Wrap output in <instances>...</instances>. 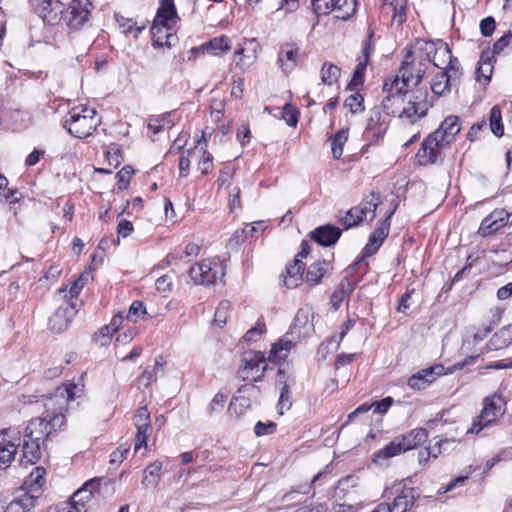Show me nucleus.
<instances>
[{
  "label": "nucleus",
  "mask_w": 512,
  "mask_h": 512,
  "mask_svg": "<svg viewBox=\"0 0 512 512\" xmlns=\"http://www.w3.org/2000/svg\"><path fill=\"white\" fill-rule=\"evenodd\" d=\"M394 212L395 209L389 211L386 215L385 220L371 234L369 241L363 250L364 257L372 256L381 247L383 241L388 236L390 230V219L393 216Z\"/></svg>",
  "instance_id": "19"
},
{
  "label": "nucleus",
  "mask_w": 512,
  "mask_h": 512,
  "mask_svg": "<svg viewBox=\"0 0 512 512\" xmlns=\"http://www.w3.org/2000/svg\"><path fill=\"white\" fill-rule=\"evenodd\" d=\"M230 309L231 303L229 301L224 300L219 303L214 315V322L216 325L222 327L226 324Z\"/></svg>",
  "instance_id": "48"
},
{
  "label": "nucleus",
  "mask_w": 512,
  "mask_h": 512,
  "mask_svg": "<svg viewBox=\"0 0 512 512\" xmlns=\"http://www.w3.org/2000/svg\"><path fill=\"white\" fill-rule=\"evenodd\" d=\"M198 161V170L206 175L213 170V156L207 151V143L206 140H202L200 146L198 147V151L196 153V157H199Z\"/></svg>",
  "instance_id": "39"
},
{
  "label": "nucleus",
  "mask_w": 512,
  "mask_h": 512,
  "mask_svg": "<svg viewBox=\"0 0 512 512\" xmlns=\"http://www.w3.org/2000/svg\"><path fill=\"white\" fill-rule=\"evenodd\" d=\"M134 423L136 428L140 429H151L150 423V412L146 406L140 407L137 414L134 417Z\"/></svg>",
  "instance_id": "50"
},
{
  "label": "nucleus",
  "mask_w": 512,
  "mask_h": 512,
  "mask_svg": "<svg viewBox=\"0 0 512 512\" xmlns=\"http://www.w3.org/2000/svg\"><path fill=\"white\" fill-rule=\"evenodd\" d=\"M508 47H512V31H508L495 42L493 53L500 54Z\"/></svg>",
  "instance_id": "54"
},
{
  "label": "nucleus",
  "mask_w": 512,
  "mask_h": 512,
  "mask_svg": "<svg viewBox=\"0 0 512 512\" xmlns=\"http://www.w3.org/2000/svg\"><path fill=\"white\" fill-rule=\"evenodd\" d=\"M341 236V230L335 226L325 225L318 227L312 233V238L320 245L330 246L337 242Z\"/></svg>",
  "instance_id": "26"
},
{
  "label": "nucleus",
  "mask_w": 512,
  "mask_h": 512,
  "mask_svg": "<svg viewBox=\"0 0 512 512\" xmlns=\"http://www.w3.org/2000/svg\"><path fill=\"white\" fill-rule=\"evenodd\" d=\"M303 273L304 264L299 258H296L286 267L284 285L289 289L296 288L303 280Z\"/></svg>",
  "instance_id": "27"
},
{
  "label": "nucleus",
  "mask_w": 512,
  "mask_h": 512,
  "mask_svg": "<svg viewBox=\"0 0 512 512\" xmlns=\"http://www.w3.org/2000/svg\"><path fill=\"white\" fill-rule=\"evenodd\" d=\"M36 498L25 491H20L8 504L5 512H28L35 505Z\"/></svg>",
  "instance_id": "30"
},
{
  "label": "nucleus",
  "mask_w": 512,
  "mask_h": 512,
  "mask_svg": "<svg viewBox=\"0 0 512 512\" xmlns=\"http://www.w3.org/2000/svg\"><path fill=\"white\" fill-rule=\"evenodd\" d=\"M317 14L336 13V18L346 20L356 11V0H311Z\"/></svg>",
  "instance_id": "12"
},
{
  "label": "nucleus",
  "mask_w": 512,
  "mask_h": 512,
  "mask_svg": "<svg viewBox=\"0 0 512 512\" xmlns=\"http://www.w3.org/2000/svg\"><path fill=\"white\" fill-rule=\"evenodd\" d=\"M502 312V309L499 307L490 310V324L484 327L483 329H478L472 332V337L475 342H480L484 338H486L487 335L494 329V327H496L500 323V320L502 318Z\"/></svg>",
  "instance_id": "38"
},
{
  "label": "nucleus",
  "mask_w": 512,
  "mask_h": 512,
  "mask_svg": "<svg viewBox=\"0 0 512 512\" xmlns=\"http://www.w3.org/2000/svg\"><path fill=\"white\" fill-rule=\"evenodd\" d=\"M344 106L352 114L361 113L364 111V98L358 93L351 94L345 99Z\"/></svg>",
  "instance_id": "47"
},
{
  "label": "nucleus",
  "mask_w": 512,
  "mask_h": 512,
  "mask_svg": "<svg viewBox=\"0 0 512 512\" xmlns=\"http://www.w3.org/2000/svg\"><path fill=\"white\" fill-rule=\"evenodd\" d=\"M382 107L387 114L397 116L413 124L425 117L432 107L425 89H401L394 88L391 91H383Z\"/></svg>",
  "instance_id": "2"
},
{
  "label": "nucleus",
  "mask_w": 512,
  "mask_h": 512,
  "mask_svg": "<svg viewBox=\"0 0 512 512\" xmlns=\"http://www.w3.org/2000/svg\"><path fill=\"white\" fill-rule=\"evenodd\" d=\"M95 487H96L95 480H90V481L86 482L82 488H80L73 494V496L71 497L69 502H71L77 506L85 507V502L91 499L93 489Z\"/></svg>",
  "instance_id": "41"
},
{
  "label": "nucleus",
  "mask_w": 512,
  "mask_h": 512,
  "mask_svg": "<svg viewBox=\"0 0 512 512\" xmlns=\"http://www.w3.org/2000/svg\"><path fill=\"white\" fill-rule=\"evenodd\" d=\"M177 21L178 16L173 0H162L151 27L155 47H172L176 44L178 40L175 30Z\"/></svg>",
  "instance_id": "4"
},
{
  "label": "nucleus",
  "mask_w": 512,
  "mask_h": 512,
  "mask_svg": "<svg viewBox=\"0 0 512 512\" xmlns=\"http://www.w3.org/2000/svg\"><path fill=\"white\" fill-rule=\"evenodd\" d=\"M92 11L90 0H72L65 12L63 20L72 29H79L88 21Z\"/></svg>",
  "instance_id": "13"
},
{
  "label": "nucleus",
  "mask_w": 512,
  "mask_h": 512,
  "mask_svg": "<svg viewBox=\"0 0 512 512\" xmlns=\"http://www.w3.org/2000/svg\"><path fill=\"white\" fill-rule=\"evenodd\" d=\"M355 325V320L354 319H347V321H345L341 327H340V332L338 334V336H332L331 339H330V342H335L336 343V346L338 347L340 342L342 341V339L346 336V334L352 329V327Z\"/></svg>",
  "instance_id": "57"
},
{
  "label": "nucleus",
  "mask_w": 512,
  "mask_h": 512,
  "mask_svg": "<svg viewBox=\"0 0 512 512\" xmlns=\"http://www.w3.org/2000/svg\"><path fill=\"white\" fill-rule=\"evenodd\" d=\"M84 376L74 377L57 387L45 402L44 417H36L29 421L24 431L25 439L44 442L53 432L65 424L64 411L68 404L84 395Z\"/></svg>",
  "instance_id": "1"
},
{
  "label": "nucleus",
  "mask_w": 512,
  "mask_h": 512,
  "mask_svg": "<svg viewBox=\"0 0 512 512\" xmlns=\"http://www.w3.org/2000/svg\"><path fill=\"white\" fill-rule=\"evenodd\" d=\"M90 277L89 273H83L76 279L69 290L66 288L59 289L58 294L63 295L64 301L74 302V300L78 297L80 291L84 287L85 283L88 281Z\"/></svg>",
  "instance_id": "37"
},
{
  "label": "nucleus",
  "mask_w": 512,
  "mask_h": 512,
  "mask_svg": "<svg viewBox=\"0 0 512 512\" xmlns=\"http://www.w3.org/2000/svg\"><path fill=\"white\" fill-rule=\"evenodd\" d=\"M267 370V360L260 351H250L241 359L237 375L243 381L258 382Z\"/></svg>",
  "instance_id": "8"
},
{
  "label": "nucleus",
  "mask_w": 512,
  "mask_h": 512,
  "mask_svg": "<svg viewBox=\"0 0 512 512\" xmlns=\"http://www.w3.org/2000/svg\"><path fill=\"white\" fill-rule=\"evenodd\" d=\"M133 173L131 166H125L117 173L119 189L127 188Z\"/></svg>",
  "instance_id": "56"
},
{
  "label": "nucleus",
  "mask_w": 512,
  "mask_h": 512,
  "mask_svg": "<svg viewBox=\"0 0 512 512\" xmlns=\"http://www.w3.org/2000/svg\"><path fill=\"white\" fill-rule=\"evenodd\" d=\"M76 313L77 308L75 302L63 301L49 319V327L51 331L55 333H62L66 331Z\"/></svg>",
  "instance_id": "17"
},
{
  "label": "nucleus",
  "mask_w": 512,
  "mask_h": 512,
  "mask_svg": "<svg viewBox=\"0 0 512 512\" xmlns=\"http://www.w3.org/2000/svg\"><path fill=\"white\" fill-rule=\"evenodd\" d=\"M300 47L295 41H286L279 46L277 65L285 75L292 73L297 65Z\"/></svg>",
  "instance_id": "15"
},
{
  "label": "nucleus",
  "mask_w": 512,
  "mask_h": 512,
  "mask_svg": "<svg viewBox=\"0 0 512 512\" xmlns=\"http://www.w3.org/2000/svg\"><path fill=\"white\" fill-rule=\"evenodd\" d=\"M401 453H403L401 444L399 443L398 439L395 438L384 448L374 453L373 462L377 465H384L389 458L397 456Z\"/></svg>",
  "instance_id": "33"
},
{
  "label": "nucleus",
  "mask_w": 512,
  "mask_h": 512,
  "mask_svg": "<svg viewBox=\"0 0 512 512\" xmlns=\"http://www.w3.org/2000/svg\"><path fill=\"white\" fill-rule=\"evenodd\" d=\"M205 132H202L201 137L196 140L195 146L193 149H187L181 153L179 159V175L180 177H187L189 174L190 164L192 158L196 157V153L198 151V147L202 140H204Z\"/></svg>",
  "instance_id": "35"
},
{
  "label": "nucleus",
  "mask_w": 512,
  "mask_h": 512,
  "mask_svg": "<svg viewBox=\"0 0 512 512\" xmlns=\"http://www.w3.org/2000/svg\"><path fill=\"white\" fill-rule=\"evenodd\" d=\"M462 76L460 67L451 66L450 69L438 72L431 81V90L436 96H445L451 88L459 83Z\"/></svg>",
  "instance_id": "14"
},
{
  "label": "nucleus",
  "mask_w": 512,
  "mask_h": 512,
  "mask_svg": "<svg viewBox=\"0 0 512 512\" xmlns=\"http://www.w3.org/2000/svg\"><path fill=\"white\" fill-rule=\"evenodd\" d=\"M21 444L18 429L9 427L0 431V469L8 468Z\"/></svg>",
  "instance_id": "10"
},
{
  "label": "nucleus",
  "mask_w": 512,
  "mask_h": 512,
  "mask_svg": "<svg viewBox=\"0 0 512 512\" xmlns=\"http://www.w3.org/2000/svg\"><path fill=\"white\" fill-rule=\"evenodd\" d=\"M231 48V40L222 35L220 37H215L211 39L206 44L202 45L199 49L203 52L210 53L212 55L218 56L226 53Z\"/></svg>",
  "instance_id": "32"
},
{
  "label": "nucleus",
  "mask_w": 512,
  "mask_h": 512,
  "mask_svg": "<svg viewBox=\"0 0 512 512\" xmlns=\"http://www.w3.org/2000/svg\"><path fill=\"white\" fill-rule=\"evenodd\" d=\"M329 266V262L325 260L317 261L310 265L306 274V282L311 286L318 284L327 273Z\"/></svg>",
  "instance_id": "36"
},
{
  "label": "nucleus",
  "mask_w": 512,
  "mask_h": 512,
  "mask_svg": "<svg viewBox=\"0 0 512 512\" xmlns=\"http://www.w3.org/2000/svg\"><path fill=\"white\" fill-rule=\"evenodd\" d=\"M493 72V65L491 59L487 55H482L476 70L477 81L486 84L490 81Z\"/></svg>",
  "instance_id": "45"
},
{
  "label": "nucleus",
  "mask_w": 512,
  "mask_h": 512,
  "mask_svg": "<svg viewBox=\"0 0 512 512\" xmlns=\"http://www.w3.org/2000/svg\"><path fill=\"white\" fill-rule=\"evenodd\" d=\"M320 75L321 81L324 84L332 86L338 82L341 75V69L332 63L326 62L321 68Z\"/></svg>",
  "instance_id": "44"
},
{
  "label": "nucleus",
  "mask_w": 512,
  "mask_h": 512,
  "mask_svg": "<svg viewBox=\"0 0 512 512\" xmlns=\"http://www.w3.org/2000/svg\"><path fill=\"white\" fill-rule=\"evenodd\" d=\"M460 130L459 118L449 115L442 121L439 128L431 134L447 147L454 141Z\"/></svg>",
  "instance_id": "22"
},
{
  "label": "nucleus",
  "mask_w": 512,
  "mask_h": 512,
  "mask_svg": "<svg viewBox=\"0 0 512 512\" xmlns=\"http://www.w3.org/2000/svg\"><path fill=\"white\" fill-rule=\"evenodd\" d=\"M162 470V462L155 461L148 465L144 470V476L142 479V485L144 487H155L157 486Z\"/></svg>",
  "instance_id": "40"
},
{
  "label": "nucleus",
  "mask_w": 512,
  "mask_h": 512,
  "mask_svg": "<svg viewBox=\"0 0 512 512\" xmlns=\"http://www.w3.org/2000/svg\"><path fill=\"white\" fill-rule=\"evenodd\" d=\"M506 411V401L499 393H494L483 399V407L480 414L474 418L467 433L478 434L484 429L495 424Z\"/></svg>",
  "instance_id": "6"
},
{
  "label": "nucleus",
  "mask_w": 512,
  "mask_h": 512,
  "mask_svg": "<svg viewBox=\"0 0 512 512\" xmlns=\"http://www.w3.org/2000/svg\"><path fill=\"white\" fill-rule=\"evenodd\" d=\"M43 443L42 441L24 438L21 462L24 464L36 463L41 457V447Z\"/></svg>",
  "instance_id": "29"
},
{
  "label": "nucleus",
  "mask_w": 512,
  "mask_h": 512,
  "mask_svg": "<svg viewBox=\"0 0 512 512\" xmlns=\"http://www.w3.org/2000/svg\"><path fill=\"white\" fill-rule=\"evenodd\" d=\"M54 512H86V508L67 501L57 505Z\"/></svg>",
  "instance_id": "61"
},
{
  "label": "nucleus",
  "mask_w": 512,
  "mask_h": 512,
  "mask_svg": "<svg viewBox=\"0 0 512 512\" xmlns=\"http://www.w3.org/2000/svg\"><path fill=\"white\" fill-rule=\"evenodd\" d=\"M480 30L483 36H490L495 30V21L492 17H487L480 22Z\"/></svg>",
  "instance_id": "63"
},
{
  "label": "nucleus",
  "mask_w": 512,
  "mask_h": 512,
  "mask_svg": "<svg viewBox=\"0 0 512 512\" xmlns=\"http://www.w3.org/2000/svg\"><path fill=\"white\" fill-rule=\"evenodd\" d=\"M293 346L294 343L291 340L281 339L272 346L269 358L274 362L285 360Z\"/></svg>",
  "instance_id": "42"
},
{
  "label": "nucleus",
  "mask_w": 512,
  "mask_h": 512,
  "mask_svg": "<svg viewBox=\"0 0 512 512\" xmlns=\"http://www.w3.org/2000/svg\"><path fill=\"white\" fill-rule=\"evenodd\" d=\"M115 20H116L118 29L126 37H132V38L136 39L138 37V35L144 29L143 25L139 26L133 19L126 18L119 14H115Z\"/></svg>",
  "instance_id": "34"
},
{
  "label": "nucleus",
  "mask_w": 512,
  "mask_h": 512,
  "mask_svg": "<svg viewBox=\"0 0 512 512\" xmlns=\"http://www.w3.org/2000/svg\"><path fill=\"white\" fill-rule=\"evenodd\" d=\"M132 231H133V224L130 221H128L126 219H122L119 221L118 226H117L118 236L125 238V237L129 236Z\"/></svg>",
  "instance_id": "64"
},
{
  "label": "nucleus",
  "mask_w": 512,
  "mask_h": 512,
  "mask_svg": "<svg viewBox=\"0 0 512 512\" xmlns=\"http://www.w3.org/2000/svg\"><path fill=\"white\" fill-rule=\"evenodd\" d=\"M424 56L429 58V63L432 62L434 66L441 70L450 69L451 66L459 67V62L453 58L448 45L444 42H428L424 44Z\"/></svg>",
  "instance_id": "11"
},
{
  "label": "nucleus",
  "mask_w": 512,
  "mask_h": 512,
  "mask_svg": "<svg viewBox=\"0 0 512 512\" xmlns=\"http://www.w3.org/2000/svg\"><path fill=\"white\" fill-rule=\"evenodd\" d=\"M444 370L445 368L442 365H434L422 369L408 379L407 385L414 390L425 389L434 382L437 377L443 375L445 373Z\"/></svg>",
  "instance_id": "21"
},
{
  "label": "nucleus",
  "mask_w": 512,
  "mask_h": 512,
  "mask_svg": "<svg viewBox=\"0 0 512 512\" xmlns=\"http://www.w3.org/2000/svg\"><path fill=\"white\" fill-rule=\"evenodd\" d=\"M280 407V413L283 414L282 409L286 408L289 409L291 406V402L289 400V384H284V386L280 387V396H279V403Z\"/></svg>",
  "instance_id": "59"
},
{
  "label": "nucleus",
  "mask_w": 512,
  "mask_h": 512,
  "mask_svg": "<svg viewBox=\"0 0 512 512\" xmlns=\"http://www.w3.org/2000/svg\"><path fill=\"white\" fill-rule=\"evenodd\" d=\"M276 430V424L272 421L262 422L258 421L254 426V433L256 436L261 437L270 435Z\"/></svg>",
  "instance_id": "53"
},
{
  "label": "nucleus",
  "mask_w": 512,
  "mask_h": 512,
  "mask_svg": "<svg viewBox=\"0 0 512 512\" xmlns=\"http://www.w3.org/2000/svg\"><path fill=\"white\" fill-rule=\"evenodd\" d=\"M224 275V266L218 258L204 259L189 269V276L197 285L216 284Z\"/></svg>",
  "instance_id": "7"
},
{
  "label": "nucleus",
  "mask_w": 512,
  "mask_h": 512,
  "mask_svg": "<svg viewBox=\"0 0 512 512\" xmlns=\"http://www.w3.org/2000/svg\"><path fill=\"white\" fill-rule=\"evenodd\" d=\"M121 158L120 149L116 145L110 146L107 151V160L109 165L117 167L121 163Z\"/></svg>",
  "instance_id": "60"
},
{
  "label": "nucleus",
  "mask_w": 512,
  "mask_h": 512,
  "mask_svg": "<svg viewBox=\"0 0 512 512\" xmlns=\"http://www.w3.org/2000/svg\"><path fill=\"white\" fill-rule=\"evenodd\" d=\"M246 44L252 45L253 47L246 50L244 47H239L234 51V57L237 58L236 66L241 70L245 71L249 69L258 58L259 45L255 38H251L245 41Z\"/></svg>",
  "instance_id": "23"
},
{
  "label": "nucleus",
  "mask_w": 512,
  "mask_h": 512,
  "mask_svg": "<svg viewBox=\"0 0 512 512\" xmlns=\"http://www.w3.org/2000/svg\"><path fill=\"white\" fill-rule=\"evenodd\" d=\"M380 204V196L372 193L364 199L358 206L351 208L342 218L346 228L358 225L363 220L372 221L376 216V209Z\"/></svg>",
  "instance_id": "9"
},
{
  "label": "nucleus",
  "mask_w": 512,
  "mask_h": 512,
  "mask_svg": "<svg viewBox=\"0 0 512 512\" xmlns=\"http://www.w3.org/2000/svg\"><path fill=\"white\" fill-rule=\"evenodd\" d=\"M170 126V120L166 115L154 116L149 119L148 128L154 134H158L163 131L166 127Z\"/></svg>",
  "instance_id": "49"
},
{
  "label": "nucleus",
  "mask_w": 512,
  "mask_h": 512,
  "mask_svg": "<svg viewBox=\"0 0 512 512\" xmlns=\"http://www.w3.org/2000/svg\"><path fill=\"white\" fill-rule=\"evenodd\" d=\"M501 120V110L498 106H494L490 111V127L493 134L497 137H501L504 133Z\"/></svg>",
  "instance_id": "46"
},
{
  "label": "nucleus",
  "mask_w": 512,
  "mask_h": 512,
  "mask_svg": "<svg viewBox=\"0 0 512 512\" xmlns=\"http://www.w3.org/2000/svg\"><path fill=\"white\" fill-rule=\"evenodd\" d=\"M146 314V308L144 304L141 301H134L129 308L127 317L129 319H132L134 322L137 321V319Z\"/></svg>",
  "instance_id": "55"
},
{
  "label": "nucleus",
  "mask_w": 512,
  "mask_h": 512,
  "mask_svg": "<svg viewBox=\"0 0 512 512\" xmlns=\"http://www.w3.org/2000/svg\"><path fill=\"white\" fill-rule=\"evenodd\" d=\"M228 398V392L220 390L218 391L209 406V409L211 412H218L221 411L224 408V405L226 403V400Z\"/></svg>",
  "instance_id": "51"
},
{
  "label": "nucleus",
  "mask_w": 512,
  "mask_h": 512,
  "mask_svg": "<svg viewBox=\"0 0 512 512\" xmlns=\"http://www.w3.org/2000/svg\"><path fill=\"white\" fill-rule=\"evenodd\" d=\"M392 402H393V399L391 397L383 398L380 401H376V402L372 403V409L376 413H380V414L385 413L391 406Z\"/></svg>",
  "instance_id": "62"
},
{
  "label": "nucleus",
  "mask_w": 512,
  "mask_h": 512,
  "mask_svg": "<svg viewBox=\"0 0 512 512\" xmlns=\"http://www.w3.org/2000/svg\"><path fill=\"white\" fill-rule=\"evenodd\" d=\"M388 115H384L379 108L371 109L367 119L366 134L373 142L380 140L389 128Z\"/></svg>",
  "instance_id": "18"
},
{
  "label": "nucleus",
  "mask_w": 512,
  "mask_h": 512,
  "mask_svg": "<svg viewBox=\"0 0 512 512\" xmlns=\"http://www.w3.org/2000/svg\"><path fill=\"white\" fill-rule=\"evenodd\" d=\"M428 65L429 58H426L423 52H408L398 72L384 81L382 90L411 89L418 86L427 71Z\"/></svg>",
  "instance_id": "3"
},
{
  "label": "nucleus",
  "mask_w": 512,
  "mask_h": 512,
  "mask_svg": "<svg viewBox=\"0 0 512 512\" xmlns=\"http://www.w3.org/2000/svg\"><path fill=\"white\" fill-rule=\"evenodd\" d=\"M349 129H340L331 139V151L335 159H339L343 154L344 144L347 142Z\"/></svg>",
  "instance_id": "43"
},
{
  "label": "nucleus",
  "mask_w": 512,
  "mask_h": 512,
  "mask_svg": "<svg viewBox=\"0 0 512 512\" xmlns=\"http://www.w3.org/2000/svg\"><path fill=\"white\" fill-rule=\"evenodd\" d=\"M427 431L423 428L413 429L406 435H403L401 438H397L399 443L401 444V448L403 452H406L410 449L417 447L420 443L424 442L427 438Z\"/></svg>",
  "instance_id": "31"
},
{
  "label": "nucleus",
  "mask_w": 512,
  "mask_h": 512,
  "mask_svg": "<svg viewBox=\"0 0 512 512\" xmlns=\"http://www.w3.org/2000/svg\"><path fill=\"white\" fill-rule=\"evenodd\" d=\"M510 216L511 214L503 209L492 211L482 220L478 234L484 237L494 234L508 223Z\"/></svg>",
  "instance_id": "20"
},
{
  "label": "nucleus",
  "mask_w": 512,
  "mask_h": 512,
  "mask_svg": "<svg viewBox=\"0 0 512 512\" xmlns=\"http://www.w3.org/2000/svg\"><path fill=\"white\" fill-rule=\"evenodd\" d=\"M99 123L94 108L80 105L70 109L66 115L64 126L71 135L82 139L90 136Z\"/></svg>",
  "instance_id": "5"
},
{
  "label": "nucleus",
  "mask_w": 512,
  "mask_h": 512,
  "mask_svg": "<svg viewBox=\"0 0 512 512\" xmlns=\"http://www.w3.org/2000/svg\"><path fill=\"white\" fill-rule=\"evenodd\" d=\"M446 146L442 144L438 138L429 134L422 142L421 147L416 153L417 161L420 165H431L442 159L441 151Z\"/></svg>",
  "instance_id": "16"
},
{
  "label": "nucleus",
  "mask_w": 512,
  "mask_h": 512,
  "mask_svg": "<svg viewBox=\"0 0 512 512\" xmlns=\"http://www.w3.org/2000/svg\"><path fill=\"white\" fill-rule=\"evenodd\" d=\"M399 493L394 498L392 505H390L391 512H406L414 504L415 491L413 488L401 487L397 490Z\"/></svg>",
  "instance_id": "25"
},
{
  "label": "nucleus",
  "mask_w": 512,
  "mask_h": 512,
  "mask_svg": "<svg viewBox=\"0 0 512 512\" xmlns=\"http://www.w3.org/2000/svg\"><path fill=\"white\" fill-rule=\"evenodd\" d=\"M314 313L311 308L305 307L298 310L295 316L294 329L299 335H307L314 330Z\"/></svg>",
  "instance_id": "28"
},
{
  "label": "nucleus",
  "mask_w": 512,
  "mask_h": 512,
  "mask_svg": "<svg viewBox=\"0 0 512 512\" xmlns=\"http://www.w3.org/2000/svg\"><path fill=\"white\" fill-rule=\"evenodd\" d=\"M510 328L501 329L498 333L493 336L492 343L496 348L507 346L512 342V337L509 336Z\"/></svg>",
  "instance_id": "52"
},
{
  "label": "nucleus",
  "mask_w": 512,
  "mask_h": 512,
  "mask_svg": "<svg viewBox=\"0 0 512 512\" xmlns=\"http://www.w3.org/2000/svg\"><path fill=\"white\" fill-rule=\"evenodd\" d=\"M128 445H121L115 451H113L110 455V463L111 464H120L129 452Z\"/></svg>",
  "instance_id": "58"
},
{
  "label": "nucleus",
  "mask_w": 512,
  "mask_h": 512,
  "mask_svg": "<svg viewBox=\"0 0 512 512\" xmlns=\"http://www.w3.org/2000/svg\"><path fill=\"white\" fill-rule=\"evenodd\" d=\"M64 6L58 0H42L37 5V13L43 19V21L49 24H56L63 17Z\"/></svg>",
  "instance_id": "24"
}]
</instances>
